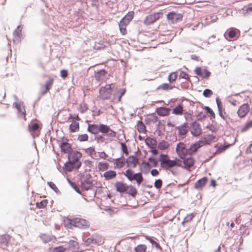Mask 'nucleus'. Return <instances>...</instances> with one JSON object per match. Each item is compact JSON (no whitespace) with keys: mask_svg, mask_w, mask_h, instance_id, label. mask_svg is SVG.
Wrapping results in <instances>:
<instances>
[{"mask_svg":"<svg viewBox=\"0 0 252 252\" xmlns=\"http://www.w3.org/2000/svg\"><path fill=\"white\" fill-rule=\"evenodd\" d=\"M176 152L179 158L170 159L167 154H160L159 158L160 167L165 170L171 171L175 167H180L190 171L195 164V159L192 156H188V149L185 144L179 143L176 146Z\"/></svg>","mask_w":252,"mask_h":252,"instance_id":"nucleus-1","label":"nucleus"},{"mask_svg":"<svg viewBox=\"0 0 252 252\" xmlns=\"http://www.w3.org/2000/svg\"><path fill=\"white\" fill-rule=\"evenodd\" d=\"M64 225L70 229L75 227L80 229H86L90 227V223L87 220L82 218H76L72 219L67 218L64 220Z\"/></svg>","mask_w":252,"mask_h":252,"instance_id":"nucleus-2","label":"nucleus"},{"mask_svg":"<svg viewBox=\"0 0 252 252\" xmlns=\"http://www.w3.org/2000/svg\"><path fill=\"white\" fill-rule=\"evenodd\" d=\"M115 87V84L114 83L106 84L105 86L100 87L98 97L103 100L110 99Z\"/></svg>","mask_w":252,"mask_h":252,"instance_id":"nucleus-3","label":"nucleus"},{"mask_svg":"<svg viewBox=\"0 0 252 252\" xmlns=\"http://www.w3.org/2000/svg\"><path fill=\"white\" fill-rule=\"evenodd\" d=\"M124 175L130 181L135 180L138 186H139L144 180L141 172L134 174L133 170L130 169L126 170Z\"/></svg>","mask_w":252,"mask_h":252,"instance_id":"nucleus-4","label":"nucleus"},{"mask_svg":"<svg viewBox=\"0 0 252 252\" xmlns=\"http://www.w3.org/2000/svg\"><path fill=\"white\" fill-rule=\"evenodd\" d=\"M82 157V154L76 151H72L68 154V161L76 166V169H78L81 166V162L79 159Z\"/></svg>","mask_w":252,"mask_h":252,"instance_id":"nucleus-5","label":"nucleus"},{"mask_svg":"<svg viewBox=\"0 0 252 252\" xmlns=\"http://www.w3.org/2000/svg\"><path fill=\"white\" fill-rule=\"evenodd\" d=\"M162 16V13L161 12H155L147 16L144 21L146 25H150L154 23Z\"/></svg>","mask_w":252,"mask_h":252,"instance_id":"nucleus-6","label":"nucleus"},{"mask_svg":"<svg viewBox=\"0 0 252 252\" xmlns=\"http://www.w3.org/2000/svg\"><path fill=\"white\" fill-rule=\"evenodd\" d=\"M167 18L172 23H174L181 21L183 16L181 14L173 11L169 13L167 15Z\"/></svg>","mask_w":252,"mask_h":252,"instance_id":"nucleus-7","label":"nucleus"},{"mask_svg":"<svg viewBox=\"0 0 252 252\" xmlns=\"http://www.w3.org/2000/svg\"><path fill=\"white\" fill-rule=\"evenodd\" d=\"M190 132L194 136H198L202 133V129L199 123L194 122L192 123Z\"/></svg>","mask_w":252,"mask_h":252,"instance_id":"nucleus-8","label":"nucleus"},{"mask_svg":"<svg viewBox=\"0 0 252 252\" xmlns=\"http://www.w3.org/2000/svg\"><path fill=\"white\" fill-rule=\"evenodd\" d=\"M250 111V106L247 103L242 104L238 109L237 114L240 118H244Z\"/></svg>","mask_w":252,"mask_h":252,"instance_id":"nucleus-9","label":"nucleus"},{"mask_svg":"<svg viewBox=\"0 0 252 252\" xmlns=\"http://www.w3.org/2000/svg\"><path fill=\"white\" fill-rule=\"evenodd\" d=\"M194 71L196 75L205 78H208L211 74L210 72L207 69H203L200 67H196Z\"/></svg>","mask_w":252,"mask_h":252,"instance_id":"nucleus-10","label":"nucleus"},{"mask_svg":"<svg viewBox=\"0 0 252 252\" xmlns=\"http://www.w3.org/2000/svg\"><path fill=\"white\" fill-rule=\"evenodd\" d=\"M204 142L199 141L197 142L191 144L188 149L189 156H191L194 154L197 150L203 146Z\"/></svg>","mask_w":252,"mask_h":252,"instance_id":"nucleus-11","label":"nucleus"},{"mask_svg":"<svg viewBox=\"0 0 252 252\" xmlns=\"http://www.w3.org/2000/svg\"><path fill=\"white\" fill-rule=\"evenodd\" d=\"M176 129L178 130V134L180 136H185L189 131V126L185 123L181 126H177Z\"/></svg>","mask_w":252,"mask_h":252,"instance_id":"nucleus-12","label":"nucleus"},{"mask_svg":"<svg viewBox=\"0 0 252 252\" xmlns=\"http://www.w3.org/2000/svg\"><path fill=\"white\" fill-rule=\"evenodd\" d=\"M134 16V12H128L121 20L120 23L127 26L129 23L132 20Z\"/></svg>","mask_w":252,"mask_h":252,"instance_id":"nucleus-13","label":"nucleus"},{"mask_svg":"<svg viewBox=\"0 0 252 252\" xmlns=\"http://www.w3.org/2000/svg\"><path fill=\"white\" fill-rule=\"evenodd\" d=\"M127 185L121 181H118L115 183V187L117 191L120 193H124L126 191Z\"/></svg>","mask_w":252,"mask_h":252,"instance_id":"nucleus-14","label":"nucleus"},{"mask_svg":"<svg viewBox=\"0 0 252 252\" xmlns=\"http://www.w3.org/2000/svg\"><path fill=\"white\" fill-rule=\"evenodd\" d=\"M54 81V80L53 78H50L47 81H46L44 86V90L42 91L41 92V95H44L49 91L53 85Z\"/></svg>","mask_w":252,"mask_h":252,"instance_id":"nucleus-15","label":"nucleus"},{"mask_svg":"<svg viewBox=\"0 0 252 252\" xmlns=\"http://www.w3.org/2000/svg\"><path fill=\"white\" fill-rule=\"evenodd\" d=\"M61 151L64 153L69 154L72 152L71 145L67 142H63L60 145Z\"/></svg>","mask_w":252,"mask_h":252,"instance_id":"nucleus-16","label":"nucleus"},{"mask_svg":"<svg viewBox=\"0 0 252 252\" xmlns=\"http://www.w3.org/2000/svg\"><path fill=\"white\" fill-rule=\"evenodd\" d=\"M156 112L160 116H167L170 113V109L168 108L160 107L157 108Z\"/></svg>","mask_w":252,"mask_h":252,"instance_id":"nucleus-17","label":"nucleus"},{"mask_svg":"<svg viewBox=\"0 0 252 252\" xmlns=\"http://www.w3.org/2000/svg\"><path fill=\"white\" fill-rule=\"evenodd\" d=\"M116 172L111 170L105 171L103 175V177L104 178L105 180L113 179L116 178Z\"/></svg>","mask_w":252,"mask_h":252,"instance_id":"nucleus-18","label":"nucleus"},{"mask_svg":"<svg viewBox=\"0 0 252 252\" xmlns=\"http://www.w3.org/2000/svg\"><path fill=\"white\" fill-rule=\"evenodd\" d=\"M208 179L206 177H203L198 180L194 184V188L196 189H201L207 183Z\"/></svg>","mask_w":252,"mask_h":252,"instance_id":"nucleus-19","label":"nucleus"},{"mask_svg":"<svg viewBox=\"0 0 252 252\" xmlns=\"http://www.w3.org/2000/svg\"><path fill=\"white\" fill-rule=\"evenodd\" d=\"M71 124L70 125L69 127V130L70 132L74 133L77 132L79 130V123L74 121H71Z\"/></svg>","mask_w":252,"mask_h":252,"instance_id":"nucleus-20","label":"nucleus"},{"mask_svg":"<svg viewBox=\"0 0 252 252\" xmlns=\"http://www.w3.org/2000/svg\"><path fill=\"white\" fill-rule=\"evenodd\" d=\"M128 166L135 167L138 163V159L133 156L129 157L126 161Z\"/></svg>","mask_w":252,"mask_h":252,"instance_id":"nucleus-21","label":"nucleus"},{"mask_svg":"<svg viewBox=\"0 0 252 252\" xmlns=\"http://www.w3.org/2000/svg\"><path fill=\"white\" fill-rule=\"evenodd\" d=\"M145 142L146 144L151 149L152 148H154L155 146H157V142L155 139L151 138L150 137H147Z\"/></svg>","mask_w":252,"mask_h":252,"instance_id":"nucleus-22","label":"nucleus"},{"mask_svg":"<svg viewBox=\"0 0 252 252\" xmlns=\"http://www.w3.org/2000/svg\"><path fill=\"white\" fill-rule=\"evenodd\" d=\"M129 195L134 197L137 193L136 189L132 185H127L126 188V191L125 192Z\"/></svg>","mask_w":252,"mask_h":252,"instance_id":"nucleus-23","label":"nucleus"},{"mask_svg":"<svg viewBox=\"0 0 252 252\" xmlns=\"http://www.w3.org/2000/svg\"><path fill=\"white\" fill-rule=\"evenodd\" d=\"M97 167L99 171H105L109 168V164L106 161H101L98 163Z\"/></svg>","mask_w":252,"mask_h":252,"instance_id":"nucleus-24","label":"nucleus"},{"mask_svg":"<svg viewBox=\"0 0 252 252\" xmlns=\"http://www.w3.org/2000/svg\"><path fill=\"white\" fill-rule=\"evenodd\" d=\"M88 131L93 134H96L99 132V126L94 124L88 125Z\"/></svg>","mask_w":252,"mask_h":252,"instance_id":"nucleus-25","label":"nucleus"},{"mask_svg":"<svg viewBox=\"0 0 252 252\" xmlns=\"http://www.w3.org/2000/svg\"><path fill=\"white\" fill-rule=\"evenodd\" d=\"M137 129L139 133L145 134L147 132L145 124L141 121H138L137 123Z\"/></svg>","mask_w":252,"mask_h":252,"instance_id":"nucleus-26","label":"nucleus"},{"mask_svg":"<svg viewBox=\"0 0 252 252\" xmlns=\"http://www.w3.org/2000/svg\"><path fill=\"white\" fill-rule=\"evenodd\" d=\"M14 39L13 41L19 42L21 40L22 37V31L19 29V27H18L17 29L14 32Z\"/></svg>","mask_w":252,"mask_h":252,"instance_id":"nucleus-27","label":"nucleus"},{"mask_svg":"<svg viewBox=\"0 0 252 252\" xmlns=\"http://www.w3.org/2000/svg\"><path fill=\"white\" fill-rule=\"evenodd\" d=\"M67 250V248L63 246L49 248V252H63Z\"/></svg>","mask_w":252,"mask_h":252,"instance_id":"nucleus-28","label":"nucleus"},{"mask_svg":"<svg viewBox=\"0 0 252 252\" xmlns=\"http://www.w3.org/2000/svg\"><path fill=\"white\" fill-rule=\"evenodd\" d=\"M114 165L117 168H121L125 165V160L124 158H117L115 160Z\"/></svg>","mask_w":252,"mask_h":252,"instance_id":"nucleus-29","label":"nucleus"},{"mask_svg":"<svg viewBox=\"0 0 252 252\" xmlns=\"http://www.w3.org/2000/svg\"><path fill=\"white\" fill-rule=\"evenodd\" d=\"M9 239L10 238L8 235H2L0 237V243L1 244V248L7 245Z\"/></svg>","mask_w":252,"mask_h":252,"instance_id":"nucleus-30","label":"nucleus"},{"mask_svg":"<svg viewBox=\"0 0 252 252\" xmlns=\"http://www.w3.org/2000/svg\"><path fill=\"white\" fill-rule=\"evenodd\" d=\"M175 88L174 86L170 85L168 83H163L159 86L157 89L162 91H167L168 90H172Z\"/></svg>","mask_w":252,"mask_h":252,"instance_id":"nucleus-31","label":"nucleus"},{"mask_svg":"<svg viewBox=\"0 0 252 252\" xmlns=\"http://www.w3.org/2000/svg\"><path fill=\"white\" fill-rule=\"evenodd\" d=\"M172 113L176 115H181L183 113V107L181 105H179L175 107L172 110Z\"/></svg>","mask_w":252,"mask_h":252,"instance_id":"nucleus-32","label":"nucleus"},{"mask_svg":"<svg viewBox=\"0 0 252 252\" xmlns=\"http://www.w3.org/2000/svg\"><path fill=\"white\" fill-rule=\"evenodd\" d=\"M63 168L66 171L71 172L73 169H76V166L73 163L68 161L64 164Z\"/></svg>","mask_w":252,"mask_h":252,"instance_id":"nucleus-33","label":"nucleus"},{"mask_svg":"<svg viewBox=\"0 0 252 252\" xmlns=\"http://www.w3.org/2000/svg\"><path fill=\"white\" fill-rule=\"evenodd\" d=\"M252 127V119L247 122L241 128L240 131L242 133L245 132Z\"/></svg>","mask_w":252,"mask_h":252,"instance_id":"nucleus-34","label":"nucleus"},{"mask_svg":"<svg viewBox=\"0 0 252 252\" xmlns=\"http://www.w3.org/2000/svg\"><path fill=\"white\" fill-rule=\"evenodd\" d=\"M215 139V137L213 135H207L206 137L204 138L203 140H201L200 141L204 142V145L208 144L213 141H214Z\"/></svg>","mask_w":252,"mask_h":252,"instance_id":"nucleus-35","label":"nucleus"},{"mask_svg":"<svg viewBox=\"0 0 252 252\" xmlns=\"http://www.w3.org/2000/svg\"><path fill=\"white\" fill-rule=\"evenodd\" d=\"M169 147V144L165 141H162L158 144V148L162 151L167 150Z\"/></svg>","mask_w":252,"mask_h":252,"instance_id":"nucleus-36","label":"nucleus"},{"mask_svg":"<svg viewBox=\"0 0 252 252\" xmlns=\"http://www.w3.org/2000/svg\"><path fill=\"white\" fill-rule=\"evenodd\" d=\"M177 76L178 73L177 72H173L169 75L168 77V80L170 83H173L177 79Z\"/></svg>","mask_w":252,"mask_h":252,"instance_id":"nucleus-37","label":"nucleus"},{"mask_svg":"<svg viewBox=\"0 0 252 252\" xmlns=\"http://www.w3.org/2000/svg\"><path fill=\"white\" fill-rule=\"evenodd\" d=\"M216 101L218 107L219 115L223 120H225V116L223 115L222 113V107L221 105V102L219 99H217Z\"/></svg>","mask_w":252,"mask_h":252,"instance_id":"nucleus-38","label":"nucleus"},{"mask_svg":"<svg viewBox=\"0 0 252 252\" xmlns=\"http://www.w3.org/2000/svg\"><path fill=\"white\" fill-rule=\"evenodd\" d=\"M146 246L143 244L138 245L134 249L135 252H146Z\"/></svg>","mask_w":252,"mask_h":252,"instance_id":"nucleus-39","label":"nucleus"},{"mask_svg":"<svg viewBox=\"0 0 252 252\" xmlns=\"http://www.w3.org/2000/svg\"><path fill=\"white\" fill-rule=\"evenodd\" d=\"M48 204V201L46 199H44L41 201L39 202H37L36 203V206L37 208L41 209L44 208Z\"/></svg>","mask_w":252,"mask_h":252,"instance_id":"nucleus-40","label":"nucleus"},{"mask_svg":"<svg viewBox=\"0 0 252 252\" xmlns=\"http://www.w3.org/2000/svg\"><path fill=\"white\" fill-rule=\"evenodd\" d=\"M110 127L107 125L101 124L99 126V132L103 133H106L108 132Z\"/></svg>","mask_w":252,"mask_h":252,"instance_id":"nucleus-41","label":"nucleus"},{"mask_svg":"<svg viewBox=\"0 0 252 252\" xmlns=\"http://www.w3.org/2000/svg\"><path fill=\"white\" fill-rule=\"evenodd\" d=\"M148 162L149 163L150 165L152 167H157L158 165V161L153 157H150L148 159Z\"/></svg>","mask_w":252,"mask_h":252,"instance_id":"nucleus-42","label":"nucleus"},{"mask_svg":"<svg viewBox=\"0 0 252 252\" xmlns=\"http://www.w3.org/2000/svg\"><path fill=\"white\" fill-rule=\"evenodd\" d=\"M86 154L92 157V156L95 154V150L93 147H89L87 149H84Z\"/></svg>","mask_w":252,"mask_h":252,"instance_id":"nucleus-43","label":"nucleus"},{"mask_svg":"<svg viewBox=\"0 0 252 252\" xmlns=\"http://www.w3.org/2000/svg\"><path fill=\"white\" fill-rule=\"evenodd\" d=\"M15 107L17 109V110L21 112L22 114H25L26 111L23 107V105L20 103H15Z\"/></svg>","mask_w":252,"mask_h":252,"instance_id":"nucleus-44","label":"nucleus"},{"mask_svg":"<svg viewBox=\"0 0 252 252\" xmlns=\"http://www.w3.org/2000/svg\"><path fill=\"white\" fill-rule=\"evenodd\" d=\"M88 138L89 137L87 134H83L79 135L77 139L80 142H83L88 141Z\"/></svg>","mask_w":252,"mask_h":252,"instance_id":"nucleus-45","label":"nucleus"},{"mask_svg":"<svg viewBox=\"0 0 252 252\" xmlns=\"http://www.w3.org/2000/svg\"><path fill=\"white\" fill-rule=\"evenodd\" d=\"M126 26H126V25H123L122 24L119 23L120 31L121 33L123 35H126V33H127V31H126Z\"/></svg>","mask_w":252,"mask_h":252,"instance_id":"nucleus-46","label":"nucleus"},{"mask_svg":"<svg viewBox=\"0 0 252 252\" xmlns=\"http://www.w3.org/2000/svg\"><path fill=\"white\" fill-rule=\"evenodd\" d=\"M84 164L86 167L85 170H91V168L92 166V162L91 161L88 159L85 160L84 161Z\"/></svg>","mask_w":252,"mask_h":252,"instance_id":"nucleus-47","label":"nucleus"},{"mask_svg":"<svg viewBox=\"0 0 252 252\" xmlns=\"http://www.w3.org/2000/svg\"><path fill=\"white\" fill-rule=\"evenodd\" d=\"M204 109L207 113L210 114V116L213 119L215 118V114L214 112L208 106H205Z\"/></svg>","mask_w":252,"mask_h":252,"instance_id":"nucleus-48","label":"nucleus"},{"mask_svg":"<svg viewBox=\"0 0 252 252\" xmlns=\"http://www.w3.org/2000/svg\"><path fill=\"white\" fill-rule=\"evenodd\" d=\"M39 128V125L37 123H34L32 124L31 126H29L30 131H35L37 130Z\"/></svg>","mask_w":252,"mask_h":252,"instance_id":"nucleus-49","label":"nucleus"},{"mask_svg":"<svg viewBox=\"0 0 252 252\" xmlns=\"http://www.w3.org/2000/svg\"><path fill=\"white\" fill-rule=\"evenodd\" d=\"M203 95L206 97H209L213 94V92L209 89H205L203 93Z\"/></svg>","mask_w":252,"mask_h":252,"instance_id":"nucleus-50","label":"nucleus"},{"mask_svg":"<svg viewBox=\"0 0 252 252\" xmlns=\"http://www.w3.org/2000/svg\"><path fill=\"white\" fill-rule=\"evenodd\" d=\"M195 215L193 213H191L189 214H188L184 219V221L185 222H190L192 220L193 218H194Z\"/></svg>","mask_w":252,"mask_h":252,"instance_id":"nucleus-51","label":"nucleus"},{"mask_svg":"<svg viewBox=\"0 0 252 252\" xmlns=\"http://www.w3.org/2000/svg\"><path fill=\"white\" fill-rule=\"evenodd\" d=\"M155 187L158 189H159L161 188L162 185V181L160 179H158L156 180L154 184Z\"/></svg>","mask_w":252,"mask_h":252,"instance_id":"nucleus-52","label":"nucleus"},{"mask_svg":"<svg viewBox=\"0 0 252 252\" xmlns=\"http://www.w3.org/2000/svg\"><path fill=\"white\" fill-rule=\"evenodd\" d=\"M121 149H122V150L123 152V153H125L126 155H128V151L126 144L124 143H121Z\"/></svg>","mask_w":252,"mask_h":252,"instance_id":"nucleus-53","label":"nucleus"},{"mask_svg":"<svg viewBox=\"0 0 252 252\" xmlns=\"http://www.w3.org/2000/svg\"><path fill=\"white\" fill-rule=\"evenodd\" d=\"M94 240L92 237L88 238L87 239H86L84 242V244L86 246H89L91 244L94 243Z\"/></svg>","mask_w":252,"mask_h":252,"instance_id":"nucleus-54","label":"nucleus"},{"mask_svg":"<svg viewBox=\"0 0 252 252\" xmlns=\"http://www.w3.org/2000/svg\"><path fill=\"white\" fill-rule=\"evenodd\" d=\"M146 239L148 240L151 244H154L156 247L160 248L159 245L151 237L149 236H146Z\"/></svg>","mask_w":252,"mask_h":252,"instance_id":"nucleus-55","label":"nucleus"},{"mask_svg":"<svg viewBox=\"0 0 252 252\" xmlns=\"http://www.w3.org/2000/svg\"><path fill=\"white\" fill-rule=\"evenodd\" d=\"M74 120L77 121L80 120V118H79L78 115L76 114L75 115H72V114H69L68 120L74 121Z\"/></svg>","mask_w":252,"mask_h":252,"instance_id":"nucleus-56","label":"nucleus"},{"mask_svg":"<svg viewBox=\"0 0 252 252\" xmlns=\"http://www.w3.org/2000/svg\"><path fill=\"white\" fill-rule=\"evenodd\" d=\"M60 74H61V76L63 79H65L67 77V76L68 75V71L66 69H62V70H61V71H60Z\"/></svg>","mask_w":252,"mask_h":252,"instance_id":"nucleus-57","label":"nucleus"},{"mask_svg":"<svg viewBox=\"0 0 252 252\" xmlns=\"http://www.w3.org/2000/svg\"><path fill=\"white\" fill-rule=\"evenodd\" d=\"M179 76L180 78H184L185 79H189V75L188 74V73L184 71H182L180 72Z\"/></svg>","mask_w":252,"mask_h":252,"instance_id":"nucleus-58","label":"nucleus"},{"mask_svg":"<svg viewBox=\"0 0 252 252\" xmlns=\"http://www.w3.org/2000/svg\"><path fill=\"white\" fill-rule=\"evenodd\" d=\"M228 147V146L220 145L218 149V152L219 153H222L224 152L226 149H227Z\"/></svg>","mask_w":252,"mask_h":252,"instance_id":"nucleus-59","label":"nucleus"},{"mask_svg":"<svg viewBox=\"0 0 252 252\" xmlns=\"http://www.w3.org/2000/svg\"><path fill=\"white\" fill-rule=\"evenodd\" d=\"M80 107L81 108L80 110V112L81 113H84L85 111H86L88 109V108L86 106V104H81L80 105Z\"/></svg>","mask_w":252,"mask_h":252,"instance_id":"nucleus-60","label":"nucleus"},{"mask_svg":"<svg viewBox=\"0 0 252 252\" xmlns=\"http://www.w3.org/2000/svg\"><path fill=\"white\" fill-rule=\"evenodd\" d=\"M108 156L104 152L99 153V157L103 159H106L108 158Z\"/></svg>","mask_w":252,"mask_h":252,"instance_id":"nucleus-61","label":"nucleus"},{"mask_svg":"<svg viewBox=\"0 0 252 252\" xmlns=\"http://www.w3.org/2000/svg\"><path fill=\"white\" fill-rule=\"evenodd\" d=\"M236 35V32L234 30H231L228 32V36L231 38L235 37Z\"/></svg>","mask_w":252,"mask_h":252,"instance_id":"nucleus-62","label":"nucleus"},{"mask_svg":"<svg viewBox=\"0 0 252 252\" xmlns=\"http://www.w3.org/2000/svg\"><path fill=\"white\" fill-rule=\"evenodd\" d=\"M106 133H107L108 135L109 136L111 137H114L116 136V132L112 130L111 128L109 129L108 132H107Z\"/></svg>","mask_w":252,"mask_h":252,"instance_id":"nucleus-63","label":"nucleus"},{"mask_svg":"<svg viewBox=\"0 0 252 252\" xmlns=\"http://www.w3.org/2000/svg\"><path fill=\"white\" fill-rule=\"evenodd\" d=\"M150 152L154 155H157L158 154V150L157 149V146L154 148H151Z\"/></svg>","mask_w":252,"mask_h":252,"instance_id":"nucleus-64","label":"nucleus"}]
</instances>
